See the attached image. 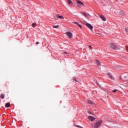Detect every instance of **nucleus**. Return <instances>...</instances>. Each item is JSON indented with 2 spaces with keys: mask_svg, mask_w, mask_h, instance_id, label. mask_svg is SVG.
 I'll return each instance as SVG.
<instances>
[{
  "mask_svg": "<svg viewBox=\"0 0 128 128\" xmlns=\"http://www.w3.org/2000/svg\"><path fill=\"white\" fill-rule=\"evenodd\" d=\"M88 114H92V112L90 111H88Z\"/></svg>",
  "mask_w": 128,
  "mask_h": 128,
  "instance_id": "obj_22",
  "label": "nucleus"
},
{
  "mask_svg": "<svg viewBox=\"0 0 128 128\" xmlns=\"http://www.w3.org/2000/svg\"><path fill=\"white\" fill-rule=\"evenodd\" d=\"M108 76H109V78H111V80H114V77L112 76V74L108 73Z\"/></svg>",
  "mask_w": 128,
  "mask_h": 128,
  "instance_id": "obj_9",
  "label": "nucleus"
},
{
  "mask_svg": "<svg viewBox=\"0 0 128 128\" xmlns=\"http://www.w3.org/2000/svg\"><path fill=\"white\" fill-rule=\"evenodd\" d=\"M78 128H80V126H78Z\"/></svg>",
  "mask_w": 128,
  "mask_h": 128,
  "instance_id": "obj_30",
  "label": "nucleus"
},
{
  "mask_svg": "<svg viewBox=\"0 0 128 128\" xmlns=\"http://www.w3.org/2000/svg\"><path fill=\"white\" fill-rule=\"evenodd\" d=\"M68 4H72V0H67Z\"/></svg>",
  "mask_w": 128,
  "mask_h": 128,
  "instance_id": "obj_15",
  "label": "nucleus"
},
{
  "mask_svg": "<svg viewBox=\"0 0 128 128\" xmlns=\"http://www.w3.org/2000/svg\"><path fill=\"white\" fill-rule=\"evenodd\" d=\"M102 120H98L97 122H96V124H95L94 125V124H92L91 126L92 128H100V126H102Z\"/></svg>",
  "mask_w": 128,
  "mask_h": 128,
  "instance_id": "obj_1",
  "label": "nucleus"
},
{
  "mask_svg": "<svg viewBox=\"0 0 128 128\" xmlns=\"http://www.w3.org/2000/svg\"><path fill=\"white\" fill-rule=\"evenodd\" d=\"M66 34L68 36L69 38H72V34L70 32H67Z\"/></svg>",
  "mask_w": 128,
  "mask_h": 128,
  "instance_id": "obj_3",
  "label": "nucleus"
},
{
  "mask_svg": "<svg viewBox=\"0 0 128 128\" xmlns=\"http://www.w3.org/2000/svg\"><path fill=\"white\" fill-rule=\"evenodd\" d=\"M118 14H120V16H126V14H124V12L121 11V10L119 11L118 12Z\"/></svg>",
  "mask_w": 128,
  "mask_h": 128,
  "instance_id": "obj_6",
  "label": "nucleus"
},
{
  "mask_svg": "<svg viewBox=\"0 0 128 128\" xmlns=\"http://www.w3.org/2000/svg\"><path fill=\"white\" fill-rule=\"evenodd\" d=\"M0 98L2 100H4V94H1L0 96Z\"/></svg>",
  "mask_w": 128,
  "mask_h": 128,
  "instance_id": "obj_14",
  "label": "nucleus"
},
{
  "mask_svg": "<svg viewBox=\"0 0 128 128\" xmlns=\"http://www.w3.org/2000/svg\"><path fill=\"white\" fill-rule=\"evenodd\" d=\"M53 28H58V26H53Z\"/></svg>",
  "mask_w": 128,
  "mask_h": 128,
  "instance_id": "obj_17",
  "label": "nucleus"
},
{
  "mask_svg": "<svg viewBox=\"0 0 128 128\" xmlns=\"http://www.w3.org/2000/svg\"><path fill=\"white\" fill-rule=\"evenodd\" d=\"M88 120H91L92 122H94V120H96V118H94L92 116H88Z\"/></svg>",
  "mask_w": 128,
  "mask_h": 128,
  "instance_id": "obj_5",
  "label": "nucleus"
},
{
  "mask_svg": "<svg viewBox=\"0 0 128 128\" xmlns=\"http://www.w3.org/2000/svg\"><path fill=\"white\" fill-rule=\"evenodd\" d=\"M74 80H76V78H74Z\"/></svg>",
  "mask_w": 128,
  "mask_h": 128,
  "instance_id": "obj_27",
  "label": "nucleus"
},
{
  "mask_svg": "<svg viewBox=\"0 0 128 128\" xmlns=\"http://www.w3.org/2000/svg\"><path fill=\"white\" fill-rule=\"evenodd\" d=\"M89 48L92 49V46H89Z\"/></svg>",
  "mask_w": 128,
  "mask_h": 128,
  "instance_id": "obj_25",
  "label": "nucleus"
},
{
  "mask_svg": "<svg viewBox=\"0 0 128 128\" xmlns=\"http://www.w3.org/2000/svg\"><path fill=\"white\" fill-rule=\"evenodd\" d=\"M88 104H92V106H94V103L90 100H88Z\"/></svg>",
  "mask_w": 128,
  "mask_h": 128,
  "instance_id": "obj_11",
  "label": "nucleus"
},
{
  "mask_svg": "<svg viewBox=\"0 0 128 128\" xmlns=\"http://www.w3.org/2000/svg\"><path fill=\"white\" fill-rule=\"evenodd\" d=\"M73 24H77L78 26V22H73Z\"/></svg>",
  "mask_w": 128,
  "mask_h": 128,
  "instance_id": "obj_21",
  "label": "nucleus"
},
{
  "mask_svg": "<svg viewBox=\"0 0 128 128\" xmlns=\"http://www.w3.org/2000/svg\"><path fill=\"white\" fill-rule=\"evenodd\" d=\"M98 86V83H97Z\"/></svg>",
  "mask_w": 128,
  "mask_h": 128,
  "instance_id": "obj_29",
  "label": "nucleus"
},
{
  "mask_svg": "<svg viewBox=\"0 0 128 128\" xmlns=\"http://www.w3.org/2000/svg\"><path fill=\"white\" fill-rule=\"evenodd\" d=\"M86 26L88 28H90L91 30H92L93 26L90 24L88 23L86 24Z\"/></svg>",
  "mask_w": 128,
  "mask_h": 128,
  "instance_id": "obj_4",
  "label": "nucleus"
},
{
  "mask_svg": "<svg viewBox=\"0 0 128 128\" xmlns=\"http://www.w3.org/2000/svg\"><path fill=\"white\" fill-rule=\"evenodd\" d=\"M96 64L98 66H100V62L98 61V60H96L95 62Z\"/></svg>",
  "mask_w": 128,
  "mask_h": 128,
  "instance_id": "obj_8",
  "label": "nucleus"
},
{
  "mask_svg": "<svg viewBox=\"0 0 128 128\" xmlns=\"http://www.w3.org/2000/svg\"><path fill=\"white\" fill-rule=\"evenodd\" d=\"M82 14H84V16L86 17V12H82Z\"/></svg>",
  "mask_w": 128,
  "mask_h": 128,
  "instance_id": "obj_20",
  "label": "nucleus"
},
{
  "mask_svg": "<svg viewBox=\"0 0 128 128\" xmlns=\"http://www.w3.org/2000/svg\"><path fill=\"white\" fill-rule=\"evenodd\" d=\"M64 54H66L67 53H66V52H64Z\"/></svg>",
  "mask_w": 128,
  "mask_h": 128,
  "instance_id": "obj_28",
  "label": "nucleus"
},
{
  "mask_svg": "<svg viewBox=\"0 0 128 128\" xmlns=\"http://www.w3.org/2000/svg\"><path fill=\"white\" fill-rule=\"evenodd\" d=\"M76 2L77 4H80V6H84V4H83L82 2L78 0H76Z\"/></svg>",
  "mask_w": 128,
  "mask_h": 128,
  "instance_id": "obj_10",
  "label": "nucleus"
},
{
  "mask_svg": "<svg viewBox=\"0 0 128 128\" xmlns=\"http://www.w3.org/2000/svg\"><path fill=\"white\" fill-rule=\"evenodd\" d=\"M100 18H102V20H104V22H106V18L104 17V16H100Z\"/></svg>",
  "mask_w": 128,
  "mask_h": 128,
  "instance_id": "obj_12",
  "label": "nucleus"
},
{
  "mask_svg": "<svg viewBox=\"0 0 128 128\" xmlns=\"http://www.w3.org/2000/svg\"><path fill=\"white\" fill-rule=\"evenodd\" d=\"M118 92V90L116 89L112 90V92Z\"/></svg>",
  "mask_w": 128,
  "mask_h": 128,
  "instance_id": "obj_19",
  "label": "nucleus"
},
{
  "mask_svg": "<svg viewBox=\"0 0 128 128\" xmlns=\"http://www.w3.org/2000/svg\"><path fill=\"white\" fill-rule=\"evenodd\" d=\"M124 78H126V76H124Z\"/></svg>",
  "mask_w": 128,
  "mask_h": 128,
  "instance_id": "obj_26",
  "label": "nucleus"
},
{
  "mask_svg": "<svg viewBox=\"0 0 128 128\" xmlns=\"http://www.w3.org/2000/svg\"><path fill=\"white\" fill-rule=\"evenodd\" d=\"M125 30H126V34H128V28H125Z\"/></svg>",
  "mask_w": 128,
  "mask_h": 128,
  "instance_id": "obj_18",
  "label": "nucleus"
},
{
  "mask_svg": "<svg viewBox=\"0 0 128 128\" xmlns=\"http://www.w3.org/2000/svg\"><path fill=\"white\" fill-rule=\"evenodd\" d=\"M36 26V23L34 22L32 24V28H34V26Z\"/></svg>",
  "mask_w": 128,
  "mask_h": 128,
  "instance_id": "obj_16",
  "label": "nucleus"
},
{
  "mask_svg": "<svg viewBox=\"0 0 128 128\" xmlns=\"http://www.w3.org/2000/svg\"><path fill=\"white\" fill-rule=\"evenodd\" d=\"M110 48H112L113 50H120V48H118V46H116L113 43H112L110 44Z\"/></svg>",
  "mask_w": 128,
  "mask_h": 128,
  "instance_id": "obj_2",
  "label": "nucleus"
},
{
  "mask_svg": "<svg viewBox=\"0 0 128 128\" xmlns=\"http://www.w3.org/2000/svg\"><path fill=\"white\" fill-rule=\"evenodd\" d=\"M40 44V42H36V44Z\"/></svg>",
  "mask_w": 128,
  "mask_h": 128,
  "instance_id": "obj_24",
  "label": "nucleus"
},
{
  "mask_svg": "<svg viewBox=\"0 0 128 128\" xmlns=\"http://www.w3.org/2000/svg\"><path fill=\"white\" fill-rule=\"evenodd\" d=\"M10 104L8 102L6 104V108H10Z\"/></svg>",
  "mask_w": 128,
  "mask_h": 128,
  "instance_id": "obj_13",
  "label": "nucleus"
},
{
  "mask_svg": "<svg viewBox=\"0 0 128 128\" xmlns=\"http://www.w3.org/2000/svg\"><path fill=\"white\" fill-rule=\"evenodd\" d=\"M56 18H60V20H64V16H60V14L56 15Z\"/></svg>",
  "mask_w": 128,
  "mask_h": 128,
  "instance_id": "obj_7",
  "label": "nucleus"
},
{
  "mask_svg": "<svg viewBox=\"0 0 128 128\" xmlns=\"http://www.w3.org/2000/svg\"><path fill=\"white\" fill-rule=\"evenodd\" d=\"M78 26H80V28H82V25L78 24Z\"/></svg>",
  "mask_w": 128,
  "mask_h": 128,
  "instance_id": "obj_23",
  "label": "nucleus"
}]
</instances>
